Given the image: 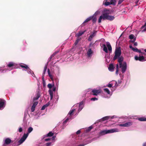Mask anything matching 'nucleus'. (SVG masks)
Here are the masks:
<instances>
[{"label": "nucleus", "mask_w": 146, "mask_h": 146, "mask_svg": "<svg viewBox=\"0 0 146 146\" xmlns=\"http://www.w3.org/2000/svg\"><path fill=\"white\" fill-rule=\"evenodd\" d=\"M118 62L119 63V65L118 64L116 65V71L115 74H116L117 75L118 73L120 77H123V75L121 74V73L119 72V67L120 69L119 70H120L122 72V73H124L126 71L127 69V63L125 62H122L123 60V58L122 57H119L118 58Z\"/></svg>", "instance_id": "obj_1"}, {"label": "nucleus", "mask_w": 146, "mask_h": 146, "mask_svg": "<svg viewBox=\"0 0 146 146\" xmlns=\"http://www.w3.org/2000/svg\"><path fill=\"white\" fill-rule=\"evenodd\" d=\"M71 136L72 138V140L73 142L72 143V145H74L76 144H78L83 141V142L84 143L80 144L77 146H84L91 142L90 141H88L87 142H86L85 140H83L82 139V137H81L78 136L75 134H73ZM67 146H70L68 145Z\"/></svg>", "instance_id": "obj_2"}, {"label": "nucleus", "mask_w": 146, "mask_h": 146, "mask_svg": "<svg viewBox=\"0 0 146 146\" xmlns=\"http://www.w3.org/2000/svg\"><path fill=\"white\" fill-rule=\"evenodd\" d=\"M115 18L114 16L108 15L107 13L104 12L100 17L98 22L99 23H100L102 19L103 20L107 19L110 21H112Z\"/></svg>", "instance_id": "obj_3"}, {"label": "nucleus", "mask_w": 146, "mask_h": 146, "mask_svg": "<svg viewBox=\"0 0 146 146\" xmlns=\"http://www.w3.org/2000/svg\"><path fill=\"white\" fill-rule=\"evenodd\" d=\"M33 129L31 127H29L28 129V132L27 133H25L20 139L19 141V145H20L23 143L26 139L28 137L29 133H31L33 130Z\"/></svg>", "instance_id": "obj_4"}, {"label": "nucleus", "mask_w": 146, "mask_h": 146, "mask_svg": "<svg viewBox=\"0 0 146 146\" xmlns=\"http://www.w3.org/2000/svg\"><path fill=\"white\" fill-rule=\"evenodd\" d=\"M75 109H73L71 110L69 112L67 116V118L63 121L62 123L63 127L62 129H64L66 125V123L69 120H70L72 119V115L74 111L75 110Z\"/></svg>", "instance_id": "obj_5"}, {"label": "nucleus", "mask_w": 146, "mask_h": 146, "mask_svg": "<svg viewBox=\"0 0 146 146\" xmlns=\"http://www.w3.org/2000/svg\"><path fill=\"white\" fill-rule=\"evenodd\" d=\"M120 131V130L118 128H115L109 130L102 131L100 132V135H103L108 133H112L114 132H118Z\"/></svg>", "instance_id": "obj_6"}, {"label": "nucleus", "mask_w": 146, "mask_h": 146, "mask_svg": "<svg viewBox=\"0 0 146 146\" xmlns=\"http://www.w3.org/2000/svg\"><path fill=\"white\" fill-rule=\"evenodd\" d=\"M20 66L22 68H24L26 69V70L23 69V71H27L29 74H31L33 77H35V75L33 71L31 70L27 65L24 64L23 65H21Z\"/></svg>", "instance_id": "obj_7"}, {"label": "nucleus", "mask_w": 146, "mask_h": 146, "mask_svg": "<svg viewBox=\"0 0 146 146\" xmlns=\"http://www.w3.org/2000/svg\"><path fill=\"white\" fill-rule=\"evenodd\" d=\"M121 54V51L120 48H116L115 52V55L113 58V60H115L120 56Z\"/></svg>", "instance_id": "obj_8"}, {"label": "nucleus", "mask_w": 146, "mask_h": 146, "mask_svg": "<svg viewBox=\"0 0 146 146\" xmlns=\"http://www.w3.org/2000/svg\"><path fill=\"white\" fill-rule=\"evenodd\" d=\"M54 86V84H49L47 85V87L49 89L48 90V92L50 96V100H52L53 97V93L52 92V90H51V88L52 87Z\"/></svg>", "instance_id": "obj_9"}, {"label": "nucleus", "mask_w": 146, "mask_h": 146, "mask_svg": "<svg viewBox=\"0 0 146 146\" xmlns=\"http://www.w3.org/2000/svg\"><path fill=\"white\" fill-rule=\"evenodd\" d=\"M104 91L107 94L106 95H105L104 96V97L105 98H110L111 96L112 95V93H111L109 89L107 88H104Z\"/></svg>", "instance_id": "obj_10"}, {"label": "nucleus", "mask_w": 146, "mask_h": 146, "mask_svg": "<svg viewBox=\"0 0 146 146\" xmlns=\"http://www.w3.org/2000/svg\"><path fill=\"white\" fill-rule=\"evenodd\" d=\"M11 142V140L9 138H5L3 140L2 146H8Z\"/></svg>", "instance_id": "obj_11"}, {"label": "nucleus", "mask_w": 146, "mask_h": 146, "mask_svg": "<svg viewBox=\"0 0 146 146\" xmlns=\"http://www.w3.org/2000/svg\"><path fill=\"white\" fill-rule=\"evenodd\" d=\"M133 123L132 122L129 121L123 123L118 124V125L120 127H128L132 125Z\"/></svg>", "instance_id": "obj_12"}, {"label": "nucleus", "mask_w": 146, "mask_h": 146, "mask_svg": "<svg viewBox=\"0 0 146 146\" xmlns=\"http://www.w3.org/2000/svg\"><path fill=\"white\" fill-rule=\"evenodd\" d=\"M6 101L3 99H0V110L3 109L5 107Z\"/></svg>", "instance_id": "obj_13"}, {"label": "nucleus", "mask_w": 146, "mask_h": 146, "mask_svg": "<svg viewBox=\"0 0 146 146\" xmlns=\"http://www.w3.org/2000/svg\"><path fill=\"white\" fill-rule=\"evenodd\" d=\"M93 54V51L91 48H89L87 50L86 56L88 58H91Z\"/></svg>", "instance_id": "obj_14"}, {"label": "nucleus", "mask_w": 146, "mask_h": 146, "mask_svg": "<svg viewBox=\"0 0 146 146\" xmlns=\"http://www.w3.org/2000/svg\"><path fill=\"white\" fill-rule=\"evenodd\" d=\"M40 92L39 89H38L37 90V93L35 94V96L33 98V102H34L36 100H38L40 97Z\"/></svg>", "instance_id": "obj_15"}, {"label": "nucleus", "mask_w": 146, "mask_h": 146, "mask_svg": "<svg viewBox=\"0 0 146 146\" xmlns=\"http://www.w3.org/2000/svg\"><path fill=\"white\" fill-rule=\"evenodd\" d=\"M135 59L136 60H139L141 62H143L146 60L143 56H139L138 57L137 56H135Z\"/></svg>", "instance_id": "obj_16"}, {"label": "nucleus", "mask_w": 146, "mask_h": 146, "mask_svg": "<svg viewBox=\"0 0 146 146\" xmlns=\"http://www.w3.org/2000/svg\"><path fill=\"white\" fill-rule=\"evenodd\" d=\"M101 93V91L99 90L93 89L92 90L91 92V94L97 96L98 94Z\"/></svg>", "instance_id": "obj_17"}, {"label": "nucleus", "mask_w": 146, "mask_h": 146, "mask_svg": "<svg viewBox=\"0 0 146 146\" xmlns=\"http://www.w3.org/2000/svg\"><path fill=\"white\" fill-rule=\"evenodd\" d=\"M111 84H112L113 87V90L112 91H114L116 89V88L118 87L117 85V82L115 80H113L111 82Z\"/></svg>", "instance_id": "obj_18"}, {"label": "nucleus", "mask_w": 146, "mask_h": 146, "mask_svg": "<svg viewBox=\"0 0 146 146\" xmlns=\"http://www.w3.org/2000/svg\"><path fill=\"white\" fill-rule=\"evenodd\" d=\"M84 102L83 101L79 103L78 106L79 108L78 110V112H80L83 108L84 107Z\"/></svg>", "instance_id": "obj_19"}, {"label": "nucleus", "mask_w": 146, "mask_h": 146, "mask_svg": "<svg viewBox=\"0 0 146 146\" xmlns=\"http://www.w3.org/2000/svg\"><path fill=\"white\" fill-rule=\"evenodd\" d=\"M117 116L114 115L113 116H108L104 117H103L102 119H103V120H107L109 118H111V119H113L114 118H117Z\"/></svg>", "instance_id": "obj_20"}, {"label": "nucleus", "mask_w": 146, "mask_h": 146, "mask_svg": "<svg viewBox=\"0 0 146 146\" xmlns=\"http://www.w3.org/2000/svg\"><path fill=\"white\" fill-rule=\"evenodd\" d=\"M55 73L58 76L60 75V68L58 66H56L55 69Z\"/></svg>", "instance_id": "obj_21"}, {"label": "nucleus", "mask_w": 146, "mask_h": 146, "mask_svg": "<svg viewBox=\"0 0 146 146\" xmlns=\"http://www.w3.org/2000/svg\"><path fill=\"white\" fill-rule=\"evenodd\" d=\"M92 18H93V16H91L89 17L82 24V27H83V26H84L85 25H86V23L87 22H89L92 19Z\"/></svg>", "instance_id": "obj_22"}, {"label": "nucleus", "mask_w": 146, "mask_h": 146, "mask_svg": "<svg viewBox=\"0 0 146 146\" xmlns=\"http://www.w3.org/2000/svg\"><path fill=\"white\" fill-rule=\"evenodd\" d=\"M47 66H48V64H47V63H46L45 65V66H44V70H43V71L42 75V79H43V82L44 81V76L45 73L46 72V70H47Z\"/></svg>", "instance_id": "obj_23"}, {"label": "nucleus", "mask_w": 146, "mask_h": 146, "mask_svg": "<svg viewBox=\"0 0 146 146\" xmlns=\"http://www.w3.org/2000/svg\"><path fill=\"white\" fill-rule=\"evenodd\" d=\"M54 133L51 131H50L48 133L45 135H44L42 137V139L45 138V137H51L52 136Z\"/></svg>", "instance_id": "obj_24"}, {"label": "nucleus", "mask_w": 146, "mask_h": 146, "mask_svg": "<svg viewBox=\"0 0 146 146\" xmlns=\"http://www.w3.org/2000/svg\"><path fill=\"white\" fill-rule=\"evenodd\" d=\"M106 43L108 50L110 52H111L112 48L110 43L108 42H107Z\"/></svg>", "instance_id": "obj_25"}, {"label": "nucleus", "mask_w": 146, "mask_h": 146, "mask_svg": "<svg viewBox=\"0 0 146 146\" xmlns=\"http://www.w3.org/2000/svg\"><path fill=\"white\" fill-rule=\"evenodd\" d=\"M129 38L130 39H133L131 40L132 42H134L136 40V38L134 37V36L133 35H130L129 36Z\"/></svg>", "instance_id": "obj_26"}, {"label": "nucleus", "mask_w": 146, "mask_h": 146, "mask_svg": "<svg viewBox=\"0 0 146 146\" xmlns=\"http://www.w3.org/2000/svg\"><path fill=\"white\" fill-rule=\"evenodd\" d=\"M55 137H56V136H53V137H52V138H46V139L44 138V140L45 141H50L51 140H52V141L54 142L55 141L54 140H55Z\"/></svg>", "instance_id": "obj_27"}, {"label": "nucleus", "mask_w": 146, "mask_h": 146, "mask_svg": "<svg viewBox=\"0 0 146 146\" xmlns=\"http://www.w3.org/2000/svg\"><path fill=\"white\" fill-rule=\"evenodd\" d=\"M102 46L103 47V50L106 53H108V50L106 44H102Z\"/></svg>", "instance_id": "obj_28"}, {"label": "nucleus", "mask_w": 146, "mask_h": 146, "mask_svg": "<svg viewBox=\"0 0 146 146\" xmlns=\"http://www.w3.org/2000/svg\"><path fill=\"white\" fill-rule=\"evenodd\" d=\"M85 32H86V31H79V32H78V33L77 34H76V36L77 37L80 36H81V35H82L83 34H84V33Z\"/></svg>", "instance_id": "obj_29"}, {"label": "nucleus", "mask_w": 146, "mask_h": 146, "mask_svg": "<svg viewBox=\"0 0 146 146\" xmlns=\"http://www.w3.org/2000/svg\"><path fill=\"white\" fill-rule=\"evenodd\" d=\"M114 66L113 64H111L108 67V69L109 71L112 72L113 71Z\"/></svg>", "instance_id": "obj_30"}, {"label": "nucleus", "mask_w": 146, "mask_h": 146, "mask_svg": "<svg viewBox=\"0 0 146 146\" xmlns=\"http://www.w3.org/2000/svg\"><path fill=\"white\" fill-rule=\"evenodd\" d=\"M92 126H90L88 128L86 129L85 131V133H87L89 132V131H90V130L92 129Z\"/></svg>", "instance_id": "obj_31"}, {"label": "nucleus", "mask_w": 146, "mask_h": 146, "mask_svg": "<svg viewBox=\"0 0 146 146\" xmlns=\"http://www.w3.org/2000/svg\"><path fill=\"white\" fill-rule=\"evenodd\" d=\"M97 31H93L92 34L90 36L91 37L93 38L96 35V33Z\"/></svg>", "instance_id": "obj_32"}, {"label": "nucleus", "mask_w": 146, "mask_h": 146, "mask_svg": "<svg viewBox=\"0 0 146 146\" xmlns=\"http://www.w3.org/2000/svg\"><path fill=\"white\" fill-rule=\"evenodd\" d=\"M53 142V141H52L46 143L45 144L46 146H51L52 145L54 144Z\"/></svg>", "instance_id": "obj_33"}, {"label": "nucleus", "mask_w": 146, "mask_h": 146, "mask_svg": "<svg viewBox=\"0 0 146 146\" xmlns=\"http://www.w3.org/2000/svg\"><path fill=\"white\" fill-rule=\"evenodd\" d=\"M138 120L141 121H146V118L144 117H142L139 118Z\"/></svg>", "instance_id": "obj_34"}, {"label": "nucleus", "mask_w": 146, "mask_h": 146, "mask_svg": "<svg viewBox=\"0 0 146 146\" xmlns=\"http://www.w3.org/2000/svg\"><path fill=\"white\" fill-rule=\"evenodd\" d=\"M14 63L13 62H11L9 63L7 65L8 67L10 68L14 65Z\"/></svg>", "instance_id": "obj_35"}, {"label": "nucleus", "mask_w": 146, "mask_h": 146, "mask_svg": "<svg viewBox=\"0 0 146 146\" xmlns=\"http://www.w3.org/2000/svg\"><path fill=\"white\" fill-rule=\"evenodd\" d=\"M129 48H130L133 51L135 52H137V51L138 50V49L136 48H133L132 47L131 45H130L129 46Z\"/></svg>", "instance_id": "obj_36"}, {"label": "nucleus", "mask_w": 146, "mask_h": 146, "mask_svg": "<svg viewBox=\"0 0 146 146\" xmlns=\"http://www.w3.org/2000/svg\"><path fill=\"white\" fill-rule=\"evenodd\" d=\"M27 113H25V114H24V116L23 118V121L25 122L27 119Z\"/></svg>", "instance_id": "obj_37"}, {"label": "nucleus", "mask_w": 146, "mask_h": 146, "mask_svg": "<svg viewBox=\"0 0 146 146\" xmlns=\"http://www.w3.org/2000/svg\"><path fill=\"white\" fill-rule=\"evenodd\" d=\"M47 72H48V75L49 76L50 78L51 79H53V77H52V75L51 74L50 70L49 69H48Z\"/></svg>", "instance_id": "obj_38"}, {"label": "nucleus", "mask_w": 146, "mask_h": 146, "mask_svg": "<svg viewBox=\"0 0 146 146\" xmlns=\"http://www.w3.org/2000/svg\"><path fill=\"white\" fill-rule=\"evenodd\" d=\"M56 52H55V53H53L50 57V58H48V62H47V64H48V62L50 61V60L52 58V57L53 56H54L56 54Z\"/></svg>", "instance_id": "obj_39"}, {"label": "nucleus", "mask_w": 146, "mask_h": 146, "mask_svg": "<svg viewBox=\"0 0 146 146\" xmlns=\"http://www.w3.org/2000/svg\"><path fill=\"white\" fill-rule=\"evenodd\" d=\"M104 5L106 6H108L110 5H111V3L110 2H108L107 1H106L104 3Z\"/></svg>", "instance_id": "obj_40"}, {"label": "nucleus", "mask_w": 146, "mask_h": 146, "mask_svg": "<svg viewBox=\"0 0 146 146\" xmlns=\"http://www.w3.org/2000/svg\"><path fill=\"white\" fill-rule=\"evenodd\" d=\"M91 16H93V18L92 19V21L93 23H95L97 20V19L96 17H94V15H92Z\"/></svg>", "instance_id": "obj_41"}, {"label": "nucleus", "mask_w": 146, "mask_h": 146, "mask_svg": "<svg viewBox=\"0 0 146 146\" xmlns=\"http://www.w3.org/2000/svg\"><path fill=\"white\" fill-rule=\"evenodd\" d=\"M141 29L144 28V30H143L142 31L144 32L146 30V22L145 23V24L143 26L141 27Z\"/></svg>", "instance_id": "obj_42"}, {"label": "nucleus", "mask_w": 146, "mask_h": 146, "mask_svg": "<svg viewBox=\"0 0 146 146\" xmlns=\"http://www.w3.org/2000/svg\"><path fill=\"white\" fill-rule=\"evenodd\" d=\"M110 2L111 5H115L116 4V0H111Z\"/></svg>", "instance_id": "obj_43"}, {"label": "nucleus", "mask_w": 146, "mask_h": 146, "mask_svg": "<svg viewBox=\"0 0 146 146\" xmlns=\"http://www.w3.org/2000/svg\"><path fill=\"white\" fill-rule=\"evenodd\" d=\"M34 102V103L32 105V106L35 107L38 104V102H35V101L34 102Z\"/></svg>", "instance_id": "obj_44"}, {"label": "nucleus", "mask_w": 146, "mask_h": 146, "mask_svg": "<svg viewBox=\"0 0 146 146\" xmlns=\"http://www.w3.org/2000/svg\"><path fill=\"white\" fill-rule=\"evenodd\" d=\"M100 13V12L98 11H97L96 12L94 13V14L93 15L94 16H96L98 15V14H99Z\"/></svg>", "instance_id": "obj_45"}, {"label": "nucleus", "mask_w": 146, "mask_h": 146, "mask_svg": "<svg viewBox=\"0 0 146 146\" xmlns=\"http://www.w3.org/2000/svg\"><path fill=\"white\" fill-rule=\"evenodd\" d=\"M107 87L109 88H113V86H112V84H111V83L109 84L108 85H107ZM112 88V89H111V90H113V88Z\"/></svg>", "instance_id": "obj_46"}, {"label": "nucleus", "mask_w": 146, "mask_h": 146, "mask_svg": "<svg viewBox=\"0 0 146 146\" xmlns=\"http://www.w3.org/2000/svg\"><path fill=\"white\" fill-rule=\"evenodd\" d=\"M117 82V85H118V86H120V84H121V80H119Z\"/></svg>", "instance_id": "obj_47"}, {"label": "nucleus", "mask_w": 146, "mask_h": 146, "mask_svg": "<svg viewBox=\"0 0 146 146\" xmlns=\"http://www.w3.org/2000/svg\"><path fill=\"white\" fill-rule=\"evenodd\" d=\"M98 99L96 97L92 98H91V100L93 101H95L98 100Z\"/></svg>", "instance_id": "obj_48"}, {"label": "nucleus", "mask_w": 146, "mask_h": 146, "mask_svg": "<svg viewBox=\"0 0 146 146\" xmlns=\"http://www.w3.org/2000/svg\"><path fill=\"white\" fill-rule=\"evenodd\" d=\"M18 131L19 133L21 132H22V131H23V129L21 127H19V129H18Z\"/></svg>", "instance_id": "obj_49"}, {"label": "nucleus", "mask_w": 146, "mask_h": 146, "mask_svg": "<svg viewBox=\"0 0 146 146\" xmlns=\"http://www.w3.org/2000/svg\"><path fill=\"white\" fill-rule=\"evenodd\" d=\"M54 98L55 99H56V101H57L59 99L58 95L57 94H56Z\"/></svg>", "instance_id": "obj_50"}, {"label": "nucleus", "mask_w": 146, "mask_h": 146, "mask_svg": "<svg viewBox=\"0 0 146 146\" xmlns=\"http://www.w3.org/2000/svg\"><path fill=\"white\" fill-rule=\"evenodd\" d=\"M79 40H80V39H77V40H76V41H75V43H74V45H76V44H77L78 43V42H79Z\"/></svg>", "instance_id": "obj_51"}, {"label": "nucleus", "mask_w": 146, "mask_h": 146, "mask_svg": "<svg viewBox=\"0 0 146 146\" xmlns=\"http://www.w3.org/2000/svg\"><path fill=\"white\" fill-rule=\"evenodd\" d=\"M35 107L32 106L31 107V111L32 112H33L35 110Z\"/></svg>", "instance_id": "obj_52"}, {"label": "nucleus", "mask_w": 146, "mask_h": 146, "mask_svg": "<svg viewBox=\"0 0 146 146\" xmlns=\"http://www.w3.org/2000/svg\"><path fill=\"white\" fill-rule=\"evenodd\" d=\"M50 104V101L48 102L47 104L44 105L46 107L48 106Z\"/></svg>", "instance_id": "obj_53"}, {"label": "nucleus", "mask_w": 146, "mask_h": 146, "mask_svg": "<svg viewBox=\"0 0 146 146\" xmlns=\"http://www.w3.org/2000/svg\"><path fill=\"white\" fill-rule=\"evenodd\" d=\"M56 90V87L54 86L53 87V88H52V89L51 90H52V92H53V91L55 92Z\"/></svg>", "instance_id": "obj_54"}, {"label": "nucleus", "mask_w": 146, "mask_h": 146, "mask_svg": "<svg viewBox=\"0 0 146 146\" xmlns=\"http://www.w3.org/2000/svg\"><path fill=\"white\" fill-rule=\"evenodd\" d=\"M123 1V0H119L118 1V5H120L121 4Z\"/></svg>", "instance_id": "obj_55"}, {"label": "nucleus", "mask_w": 146, "mask_h": 146, "mask_svg": "<svg viewBox=\"0 0 146 146\" xmlns=\"http://www.w3.org/2000/svg\"><path fill=\"white\" fill-rule=\"evenodd\" d=\"M46 107H45L44 105H43L41 108L42 110H44Z\"/></svg>", "instance_id": "obj_56"}, {"label": "nucleus", "mask_w": 146, "mask_h": 146, "mask_svg": "<svg viewBox=\"0 0 146 146\" xmlns=\"http://www.w3.org/2000/svg\"><path fill=\"white\" fill-rule=\"evenodd\" d=\"M23 44L26 46L27 45V43L26 42V40H24L23 41Z\"/></svg>", "instance_id": "obj_57"}, {"label": "nucleus", "mask_w": 146, "mask_h": 146, "mask_svg": "<svg viewBox=\"0 0 146 146\" xmlns=\"http://www.w3.org/2000/svg\"><path fill=\"white\" fill-rule=\"evenodd\" d=\"M92 38H93L92 37H91L90 36L89 37V38H88V40L89 41H91L92 40Z\"/></svg>", "instance_id": "obj_58"}, {"label": "nucleus", "mask_w": 146, "mask_h": 146, "mask_svg": "<svg viewBox=\"0 0 146 146\" xmlns=\"http://www.w3.org/2000/svg\"><path fill=\"white\" fill-rule=\"evenodd\" d=\"M81 132V131L80 130H78L76 133V134L77 135H78L79 134H80Z\"/></svg>", "instance_id": "obj_59"}, {"label": "nucleus", "mask_w": 146, "mask_h": 146, "mask_svg": "<svg viewBox=\"0 0 146 146\" xmlns=\"http://www.w3.org/2000/svg\"><path fill=\"white\" fill-rule=\"evenodd\" d=\"M142 146H146V141L143 143Z\"/></svg>", "instance_id": "obj_60"}, {"label": "nucleus", "mask_w": 146, "mask_h": 146, "mask_svg": "<svg viewBox=\"0 0 146 146\" xmlns=\"http://www.w3.org/2000/svg\"><path fill=\"white\" fill-rule=\"evenodd\" d=\"M92 43H90L89 45V48H91L90 47H91V46H92Z\"/></svg>", "instance_id": "obj_61"}, {"label": "nucleus", "mask_w": 146, "mask_h": 146, "mask_svg": "<svg viewBox=\"0 0 146 146\" xmlns=\"http://www.w3.org/2000/svg\"><path fill=\"white\" fill-rule=\"evenodd\" d=\"M137 42H134V45L135 46H137Z\"/></svg>", "instance_id": "obj_62"}, {"label": "nucleus", "mask_w": 146, "mask_h": 146, "mask_svg": "<svg viewBox=\"0 0 146 146\" xmlns=\"http://www.w3.org/2000/svg\"><path fill=\"white\" fill-rule=\"evenodd\" d=\"M58 82H56V86L58 87Z\"/></svg>", "instance_id": "obj_63"}, {"label": "nucleus", "mask_w": 146, "mask_h": 146, "mask_svg": "<svg viewBox=\"0 0 146 146\" xmlns=\"http://www.w3.org/2000/svg\"><path fill=\"white\" fill-rule=\"evenodd\" d=\"M139 52V53H141V51L140 50H139L138 49V50H137V52Z\"/></svg>", "instance_id": "obj_64"}]
</instances>
